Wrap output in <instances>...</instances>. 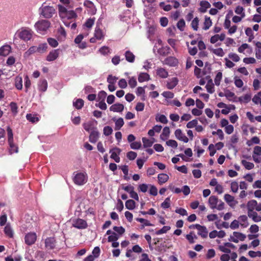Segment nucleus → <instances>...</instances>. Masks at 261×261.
I'll list each match as a JSON object with an SVG mask.
<instances>
[{
	"label": "nucleus",
	"mask_w": 261,
	"mask_h": 261,
	"mask_svg": "<svg viewBox=\"0 0 261 261\" xmlns=\"http://www.w3.org/2000/svg\"><path fill=\"white\" fill-rule=\"evenodd\" d=\"M159 183L160 185H162L164 183H165L168 181L169 179V176L167 174L161 173L159 174L158 176Z\"/></svg>",
	"instance_id": "28"
},
{
	"label": "nucleus",
	"mask_w": 261,
	"mask_h": 261,
	"mask_svg": "<svg viewBox=\"0 0 261 261\" xmlns=\"http://www.w3.org/2000/svg\"><path fill=\"white\" fill-rule=\"evenodd\" d=\"M59 55V49L52 50L46 57V60L49 62L55 61Z\"/></svg>",
	"instance_id": "13"
},
{
	"label": "nucleus",
	"mask_w": 261,
	"mask_h": 261,
	"mask_svg": "<svg viewBox=\"0 0 261 261\" xmlns=\"http://www.w3.org/2000/svg\"><path fill=\"white\" fill-rule=\"evenodd\" d=\"M84 101L82 99L79 98L76 99L75 102H73V105L75 107L76 109L79 110L82 109L83 107Z\"/></svg>",
	"instance_id": "43"
},
{
	"label": "nucleus",
	"mask_w": 261,
	"mask_h": 261,
	"mask_svg": "<svg viewBox=\"0 0 261 261\" xmlns=\"http://www.w3.org/2000/svg\"><path fill=\"white\" fill-rule=\"evenodd\" d=\"M142 142L143 143V147L144 148L150 147L152 145L153 143V141L145 137H143L142 138Z\"/></svg>",
	"instance_id": "39"
},
{
	"label": "nucleus",
	"mask_w": 261,
	"mask_h": 261,
	"mask_svg": "<svg viewBox=\"0 0 261 261\" xmlns=\"http://www.w3.org/2000/svg\"><path fill=\"white\" fill-rule=\"evenodd\" d=\"M119 238V236L117 235L116 232H113L112 234L108 237V242H115L117 241V240Z\"/></svg>",
	"instance_id": "57"
},
{
	"label": "nucleus",
	"mask_w": 261,
	"mask_h": 261,
	"mask_svg": "<svg viewBox=\"0 0 261 261\" xmlns=\"http://www.w3.org/2000/svg\"><path fill=\"white\" fill-rule=\"evenodd\" d=\"M113 230L120 236L125 232V229L122 226H114Z\"/></svg>",
	"instance_id": "61"
},
{
	"label": "nucleus",
	"mask_w": 261,
	"mask_h": 261,
	"mask_svg": "<svg viewBox=\"0 0 261 261\" xmlns=\"http://www.w3.org/2000/svg\"><path fill=\"white\" fill-rule=\"evenodd\" d=\"M107 95V93L105 91L102 90L98 94L97 100L99 101H105Z\"/></svg>",
	"instance_id": "52"
},
{
	"label": "nucleus",
	"mask_w": 261,
	"mask_h": 261,
	"mask_svg": "<svg viewBox=\"0 0 261 261\" xmlns=\"http://www.w3.org/2000/svg\"><path fill=\"white\" fill-rule=\"evenodd\" d=\"M248 216L252 219L255 222L261 221V216L258 215L256 212L252 211L251 212H247Z\"/></svg>",
	"instance_id": "22"
},
{
	"label": "nucleus",
	"mask_w": 261,
	"mask_h": 261,
	"mask_svg": "<svg viewBox=\"0 0 261 261\" xmlns=\"http://www.w3.org/2000/svg\"><path fill=\"white\" fill-rule=\"evenodd\" d=\"M212 25V22L210 17H205V20L204 22L203 29L204 30H208Z\"/></svg>",
	"instance_id": "41"
},
{
	"label": "nucleus",
	"mask_w": 261,
	"mask_h": 261,
	"mask_svg": "<svg viewBox=\"0 0 261 261\" xmlns=\"http://www.w3.org/2000/svg\"><path fill=\"white\" fill-rule=\"evenodd\" d=\"M9 145V151L11 154L18 152V146L14 143L13 141L8 142Z\"/></svg>",
	"instance_id": "32"
},
{
	"label": "nucleus",
	"mask_w": 261,
	"mask_h": 261,
	"mask_svg": "<svg viewBox=\"0 0 261 261\" xmlns=\"http://www.w3.org/2000/svg\"><path fill=\"white\" fill-rule=\"evenodd\" d=\"M15 85L18 90H21L22 89V79L21 77L17 76L16 77Z\"/></svg>",
	"instance_id": "38"
},
{
	"label": "nucleus",
	"mask_w": 261,
	"mask_h": 261,
	"mask_svg": "<svg viewBox=\"0 0 261 261\" xmlns=\"http://www.w3.org/2000/svg\"><path fill=\"white\" fill-rule=\"evenodd\" d=\"M222 77V73L221 72H219L216 74V76L215 78L214 81L216 85L219 86L220 84V81Z\"/></svg>",
	"instance_id": "58"
},
{
	"label": "nucleus",
	"mask_w": 261,
	"mask_h": 261,
	"mask_svg": "<svg viewBox=\"0 0 261 261\" xmlns=\"http://www.w3.org/2000/svg\"><path fill=\"white\" fill-rule=\"evenodd\" d=\"M251 100V95L246 94L244 96L240 97L239 98L240 101L243 102L244 103H248Z\"/></svg>",
	"instance_id": "49"
},
{
	"label": "nucleus",
	"mask_w": 261,
	"mask_h": 261,
	"mask_svg": "<svg viewBox=\"0 0 261 261\" xmlns=\"http://www.w3.org/2000/svg\"><path fill=\"white\" fill-rule=\"evenodd\" d=\"M40 15L45 18H50L56 12L55 9L53 6L45 5L44 3L39 9Z\"/></svg>",
	"instance_id": "1"
},
{
	"label": "nucleus",
	"mask_w": 261,
	"mask_h": 261,
	"mask_svg": "<svg viewBox=\"0 0 261 261\" xmlns=\"http://www.w3.org/2000/svg\"><path fill=\"white\" fill-rule=\"evenodd\" d=\"M56 240L54 237H48L45 240V246L48 249H53L56 246Z\"/></svg>",
	"instance_id": "12"
},
{
	"label": "nucleus",
	"mask_w": 261,
	"mask_h": 261,
	"mask_svg": "<svg viewBox=\"0 0 261 261\" xmlns=\"http://www.w3.org/2000/svg\"><path fill=\"white\" fill-rule=\"evenodd\" d=\"M218 202V198L216 196H211L208 199V203L211 208L214 209L216 208L217 203Z\"/></svg>",
	"instance_id": "23"
},
{
	"label": "nucleus",
	"mask_w": 261,
	"mask_h": 261,
	"mask_svg": "<svg viewBox=\"0 0 261 261\" xmlns=\"http://www.w3.org/2000/svg\"><path fill=\"white\" fill-rule=\"evenodd\" d=\"M178 82V79L176 77L172 78L169 82L167 84V88L168 89H173L177 85Z\"/></svg>",
	"instance_id": "25"
},
{
	"label": "nucleus",
	"mask_w": 261,
	"mask_h": 261,
	"mask_svg": "<svg viewBox=\"0 0 261 261\" xmlns=\"http://www.w3.org/2000/svg\"><path fill=\"white\" fill-rule=\"evenodd\" d=\"M233 234L234 237L230 236V238L229 239V241H232L236 243H238V240H240L241 241H243L246 238V235L241 232L234 231L233 232Z\"/></svg>",
	"instance_id": "9"
},
{
	"label": "nucleus",
	"mask_w": 261,
	"mask_h": 261,
	"mask_svg": "<svg viewBox=\"0 0 261 261\" xmlns=\"http://www.w3.org/2000/svg\"><path fill=\"white\" fill-rule=\"evenodd\" d=\"M67 11L65 7L61 5H59V14L61 18H63V17H64V15L66 14Z\"/></svg>",
	"instance_id": "48"
},
{
	"label": "nucleus",
	"mask_w": 261,
	"mask_h": 261,
	"mask_svg": "<svg viewBox=\"0 0 261 261\" xmlns=\"http://www.w3.org/2000/svg\"><path fill=\"white\" fill-rule=\"evenodd\" d=\"M7 131L8 135V141L10 142L11 141H13V134L12 130L10 126H7Z\"/></svg>",
	"instance_id": "56"
},
{
	"label": "nucleus",
	"mask_w": 261,
	"mask_h": 261,
	"mask_svg": "<svg viewBox=\"0 0 261 261\" xmlns=\"http://www.w3.org/2000/svg\"><path fill=\"white\" fill-rule=\"evenodd\" d=\"M50 27V22L47 20L41 19L35 24V28L37 31L40 33L45 32Z\"/></svg>",
	"instance_id": "2"
},
{
	"label": "nucleus",
	"mask_w": 261,
	"mask_h": 261,
	"mask_svg": "<svg viewBox=\"0 0 261 261\" xmlns=\"http://www.w3.org/2000/svg\"><path fill=\"white\" fill-rule=\"evenodd\" d=\"M94 36L97 40H101L104 38L103 32L98 25H96L95 28Z\"/></svg>",
	"instance_id": "19"
},
{
	"label": "nucleus",
	"mask_w": 261,
	"mask_h": 261,
	"mask_svg": "<svg viewBox=\"0 0 261 261\" xmlns=\"http://www.w3.org/2000/svg\"><path fill=\"white\" fill-rule=\"evenodd\" d=\"M18 36L21 39L25 41H28L32 38V32L31 30L28 29H22L19 33Z\"/></svg>",
	"instance_id": "5"
},
{
	"label": "nucleus",
	"mask_w": 261,
	"mask_h": 261,
	"mask_svg": "<svg viewBox=\"0 0 261 261\" xmlns=\"http://www.w3.org/2000/svg\"><path fill=\"white\" fill-rule=\"evenodd\" d=\"M240 221V224L243 227H246L248 225L247 222V217L246 215H242L239 218Z\"/></svg>",
	"instance_id": "36"
},
{
	"label": "nucleus",
	"mask_w": 261,
	"mask_h": 261,
	"mask_svg": "<svg viewBox=\"0 0 261 261\" xmlns=\"http://www.w3.org/2000/svg\"><path fill=\"white\" fill-rule=\"evenodd\" d=\"M205 88L207 91L210 93H213L214 92V85L213 83L212 79H210L206 85Z\"/></svg>",
	"instance_id": "34"
},
{
	"label": "nucleus",
	"mask_w": 261,
	"mask_h": 261,
	"mask_svg": "<svg viewBox=\"0 0 261 261\" xmlns=\"http://www.w3.org/2000/svg\"><path fill=\"white\" fill-rule=\"evenodd\" d=\"M170 134V129L168 126H166L163 128V132L160 135V138L163 140H165L169 137Z\"/></svg>",
	"instance_id": "29"
},
{
	"label": "nucleus",
	"mask_w": 261,
	"mask_h": 261,
	"mask_svg": "<svg viewBox=\"0 0 261 261\" xmlns=\"http://www.w3.org/2000/svg\"><path fill=\"white\" fill-rule=\"evenodd\" d=\"M123 109L124 106L119 103L114 104L110 108V110L114 112H121Z\"/></svg>",
	"instance_id": "17"
},
{
	"label": "nucleus",
	"mask_w": 261,
	"mask_h": 261,
	"mask_svg": "<svg viewBox=\"0 0 261 261\" xmlns=\"http://www.w3.org/2000/svg\"><path fill=\"white\" fill-rule=\"evenodd\" d=\"M87 175L86 173L78 172L75 174L73 180L75 184L82 186L87 182Z\"/></svg>",
	"instance_id": "3"
},
{
	"label": "nucleus",
	"mask_w": 261,
	"mask_h": 261,
	"mask_svg": "<svg viewBox=\"0 0 261 261\" xmlns=\"http://www.w3.org/2000/svg\"><path fill=\"white\" fill-rule=\"evenodd\" d=\"M4 232L5 234L9 238L13 237V231L9 224H7L4 228Z\"/></svg>",
	"instance_id": "30"
},
{
	"label": "nucleus",
	"mask_w": 261,
	"mask_h": 261,
	"mask_svg": "<svg viewBox=\"0 0 261 261\" xmlns=\"http://www.w3.org/2000/svg\"><path fill=\"white\" fill-rule=\"evenodd\" d=\"M72 226L78 229H85L87 227L88 224L85 220L77 218L73 220Z\"/></svg>",
	"instance_id": "6"
},
{
	"label": "nucleus",
	"mask_w": 261,
	"mask_h": 261,
	"mask_svg": "<svg viewBox=\"0 0 261 261\" xmlns=\"http://www.w3.org/2000/svg\"><path fill=\"white\" fill-rule=\"evenodd\" d=\"M150 79L149 75L147 73H141L138 76V81L140 83H142L145 81H147Z\"/></svg>",
	"instance_id": "33"
},
{
	"label": "nucleus",
	"mask_w": 261,
	"mask_h": 261,
	"mask_svg": "<svg viewBox=\"0 0 261 261\" xmlns=\"http://www.w3.org/2000/svg\"><path fill=\"white\" fill-rule=\"evenodd\" d=\"M199 228L198 230V234L200 236H201L202 238H206L207 237L208 235V231L207 230V228L204 226H198Z\"/></svg>",
	"instance_id": "16"
},
{
	"label": "nucleus",
	"mask_w": 261,
	"mask_h": 261,
	"mask_svg": "<svg viewBox=\"0 0 261 261\" xmlns=\"http://www.w3.org/2000/svg\"><path fill=\"white\" fill-rule=\"evenodd\" d=\"M125 205L126 208L132 210L135 207L136 202L132 199H129L125 202Z\"/></svg>",
	"instance_id": "35"
},
{
	"label": "nucleus",
	"mask_w": 261,
	"mask_h": 261,
	"mask_svg": "<svg viewBox=\"0 0 261 261\" xmlns=\"http://www.w3.org/2000/svg\"><path fill=\"white\" fill-rule=\"evenodd\" d=\"M37 47V53L42 54L45 52L47 49V44L46 43H42L39 45Z\"/></svg>",
	"instance_id": "40"
},
{
	"label": "nucleus",
	"mask_w": 261,
	"mask_h": 261,
	"mask_svg": "<svg viewBox=\"0 0 261 261\" xmlns=\"http://www.w3.org/2000/svg\"><path fill=\"white\" fill-rule=\"evenodd\" d=\"M156 75L161 78L165 79L168 76V71L164 68L160 67L156 69Z\"/></svg>",
	"instance_id": "20"
},
{
	"label": "nucleus",
	"mask_w": 261,
	"mask_h": 261,
	"mask_svg": "<svg viewBox=\"0 0 261 261\" xmlns=\"http://www.w3.org/2000/svg\"><path fill=\"white\" fill-rule=\"evenodd\" d=\"M185 27V20L183 19H180L177 23V28L180 31H183L184 30Z\"/></svg>",
	"instance_id": "60"
},
{
	"label": "nucleus",
	"mask_w": 261,
	"mask_h": 261,
	"mask_svg": "<svg viewBox=\"0 0 261 261\" xmlns=\"http://www.w3.org/2000/svg\"><path fill=\"white\" fill-rule=\"evenodd\" d=\"M95 20V17L89 18L86 21V22L84 24L83 26L84 27L86 28L87 29H90L93 25Z\"/></svg>",
	"instance_id": "31"
},
{
	"label": "nucleus",
	"mask_w": 261,
	"mask_h": 261,
	"mask_svg": "<svg viewBox=\"0 0 261 261\" xmlns=\"http://www.w3.org/2000/svg\"><path fill=\"white\" fill-rule=\"evenodd\" d=\"M77 15L75 12L73 10L67 11L66 14L64 15L63 18H67L68 19H71L72 18H76Z\"/></svg>",
	"instance_id": "42"
},
{
	"label": "nucleus",
	"mask_w": 261,
	"mask_h": 261,
	"mask_svg": "<svg viewBox=\"0 0 261 261\" xmlns=\"http://www.w3.org/2000/svg\"><path fill=\"white\" fill-rule=\"evenodd\" d=\"M26 118L28 121L32 123H35L39 121V118L36 115L32 114H28L26 116Z\"/></svg>",
	"instance_id": "44"
},
{
	"label": "nucleus",
	"mask_w": 261,
	"mask_h": 261,
	"mask_svg": "<svg viewBox=\"0 0 261 261\" xmlns=\"http://www.w3.org/2000/svg\"><path fill=\"white\" fill-rule=\"evenodd\" d=\"M113 132V129L111 127L109 126H106L104 127L103 128V134L106 136H108L112 134Z\"/></svg>",
	"instance_id": "64"
},
{
	"label": "nucleus",
	"mask_w": 261,
	"mask_h": 261,
	"mask_svg": "<svg viewBox=\"0 0 261 261\" xmlns=\"http://www.w3.org/2000/svg\"><path fill=\"white\" fill-rule=\"evenodd\" d=\"M175 137L177 139L182 141L185 143H187L189 141V139L186 136L180 129H177L174 133Z\"/></svg>",
	"instance_id": "11"
},
{
	"label": "nucleus",
	"mask_w": 261,
	"mask_h": 261,
	"mask_svg": "<svg viewBox=\"0 0 261 261\" xmlns=\"http://www.w3.org/2000/svg\"><path fill=\"white\" fill-rule=\"evenodd\" d=\"M171 227L169 226H164L161 229L156 231L155 234L156 235H160L162 233H166L168 230L170 229Z\"/></svg>",
	"instance_id": "50"
},
{
	"label": "nucleus",
	"mask_w": 261,
	"mask_h": 261,
	"mask_svg": "<svg viewBox=\"0 0 261 261\" xmlns=\"http://www.w3.org/2000/svg\"><path fill=\"white\" fill-rule=\"evenodd\" d=\"M199 19L197 17L195 18L191 22V27L195 31H197L198 28Z\"/></svg>",
	"instance_id": "62"
},
{
	"label": "nucleus",
	"mask_w": 261,
	"mask_h": 261,
	"mask_svg": "<svg viewBox=\"0 0 261 261\" xmlns=\"http://www.w3.org/2000/svg\"><path fill=\"white\" fill-rule=\"evenodd\" d=\"M212 51L216 55L221 57H223L225 54L222 48L214 49Z\"/></svg>",
	"instance_id": "51"
},
{
	"label": "nucleus",
	"mask_w": 261,
	"mask_h": 261,
	"mask_svg": "<svg viewBox=\"0 0 261 261\" xmlns=\"http://www.w3.org/2000/svg\"><path fill=\"white\" fill-rule=\"evenodd\" d=\"M224 199L227 204L230 206H233L237 203V201L234 200L233 196L228 194L224 195Z\"/></svg>",
	"instance_id": "15"
},
{
	"label": "nucleus",
	"mask_w": 261,
	"mask_h": 261,
	"mask_svg": "<svg viewBox=\"0 0 261 261\" xmlns=\"http://www.w3.org/2000/svg\"><path fill=\"white\" fill-rule=\"evenodd\" d=\"M136 221L138 222H139L141 223H143L142 227H144V226H152V224L147 220L143 219V218H136Z\"/></svg>",
	"instance_id": "46"
},
{
	"label": "nucleus",
	"mask_w": 261,
	"mask_h": 261,
	"mask_svg": "<svg viewBox=\"0 0 261 261\" xmlns=\"http://www.w3.org/2000/svg\"><path fill=\"white\" fill-rule=\"evenodd\" d=\"M121 152V149L118 147H114L110 150L111 153L110 158L113 159L116 163H119L120 161L119 154Z\"/></svg>",
	"instance_id": "7"
},
{
	"label": "nucleus",
	"mask_w": 261,
	"mask_h": 261,
	"mask_svg": "<svg viewBox=\"0 0 261 261\" xmlns=\"http://www.w3.org/2000/svg\"><path fill=\"white\" fill-rule=\"evenodd\" d=\"M10 107L11 111L13 114H16L17 113L18 107L16 102H11L10 104Z\"/></svg>",
	"instance_id": "59"
},
{
	"label": "nucleus",
	"mask_w": 261,
	"mask_h": 261,
	"mask_svg": "<svg viewBox=\"0 0 261 261\" xmlns=\"http://www.w3.org/2000/svg\"><path fill=\"white\" fill-rule=\"evenodd\" d=\"M37 239L36 233L35 232H30L27 233L24 238L25 243L28 245L34 244Z\"/></svg>",
	"instance_id": "8"
},
{
	"label": "nucleus",
	"mask_w": 261,
	"mask_h": 261,
	"mask_svg": "<svg viewBox=\"0 0 261 261\" xmlns=\"http://www.w3.org/2000/svg\"><path fill=\"white\" fill-rule=\"evenodd\" d=\"M171 48L168 46H164L158 49V53L162 56H166L170 54Z\"/></svg>",
	"instance_id": "24"
},
{
	"label": "nucleus",
	"mask_w": 261,
	"mask_h": 261,
	"mask_svg": "<svg viewBox=\"0 0 261 261\" xmlns=\"http://www.w3.org/2000/svg\"><path fill=\"white\" fill-rule=\"evenodd\" d=\"M124 124L123 119L119 118L115 122V130H119Z\"/></svg>",
	"instance_id": "47"
},
{
	"label": "nucleus",
	"mask_w": 261,
	"mask_h": 261,
	"mask_svg": "<svg viewBox=\"0 0 261 261\" xmlns=\"http://www.w3.org/2000/svg\"><path fill=\"white\" fill-rule=\"evenodd\" d=\"M234 11H235V13H237V14L241 15L242 17H245V14L244 12V9L242 7L240 6H237L236 8Z\"/></svg>",
	"instance_id": "54"
},
{
	"label": "nucleus",
	"mask_w": 261,
	"mask_h": 261,
	"mask_svg": "<svg viewBox=\"0 0 261 261\" xmlns=\"http://www.w3.org/2000/svg\"><path fill=\"white\" fill-rule=\"evenodd\" d=\"M47 42L48 44L53 47H56L59 44L57 40L53 38H48L47 39Z\"/></svg>",
	"instance_id": "53"
},
{
	"label": "nucleus",
	"mask_w": 261,
	"mask_h": 261,
	"mask_svg": "<svg viewBox=\"0 0 261 261\" xmlns=\"http://www.w3.org/2000/svg\"><path fill=\"white\" fill-rule=\"evenodd\" d=\"M228 57L236 62L239 61L240 59L239 56L237 54L232 53L229 54Z\"/></svg>",
	"instance_id": "63"
},
{
	"label": "nucleus",
	"mask_w": 261,
	"mask_h": 261,
	"mask_svg": "<svg viewBox=\"0 0 261 261\" xmlns=\"http://www.w3.org/2000/svg\"><path fill=\"white\" fill-rule=\"evenodd\" d=\"M241 163L247 170H251L254 167V165L253 163L248 162L244 160H242Z\"/></svg>",
	"instance_id": "37"
},
{
	"label": "nucleus",
	"mask_w": 261,
	"mask_h": 261,
	"mask_svg": "<svg viewBox=\"0 0 261 261\" xmlns=\"http://www.w3.org/2000/svg\"><path fill=\"white\" fill-rule=\"evenodd\" d=\"M99 137V133L96 130V128L95 130H93L91 132L89 135V141L92 143H95L97 142Z\"/></svg>",
	"instance_id": "14"
},
{
	"label": "nucleus",
	"mask_w": 261,
	"mask_h": 261,
	"mask_svg": "<svg viewBox=\"0 0 261 261\" xmlns=\"http://www.w3.org/2000/svg\"><path fill=\"white\" fill-rule=\"evenodd\" d=\"M47 88V82L45 79L40 80L38 84V89L42 92H45Z\"/></svg>",
	"instance_id": "26"
},
{
	"label": "nucleus",
	"mask_w": 261,
	"mask_h": 261,
	"mask_svg": "<svg viewBox=\"0 0 261 261\" xmlns=\"http://www.w3.org/2000/svg\"><path fill=\"white\" fill-rule=\"evenodd\" d=\"M170 206V198L167 197L161 204V207L164 209L168 208Z\"/></svg>",
	"instance_id": "55"
},
{
	"label": "nucleus",
	"mask_w": 261,
	"mask_h": 261,
	"mask_svg": "<svg viewBox=\"0 0 261 261\" xmlns=\"http://www.w3.org/2000/svg\"><path fill=\"white\" fill-rule=\"evenodd\" d=\"M199 4L200 6V8L199 9V11L201 13L206 12L207 9L208 8H210L211 6L210 3L207 1H201Z\"/></svg>",
	"instance_id": "18"
},
{
	"label": "nucleus",
	"mask_w": 261,
	"mask_h": 261,
	"mask_svg": "<svg viewBox=\"0 0 261 261\" xmlns=\"http://www.w3.org/2000/svg\"><path fill=\"white\" fill-rule=\"evenodd\" d=\"M11 47L9 45H5L0 48V56H7L10 53Z\"/></svg>",
	"instance_id": "21"
},
{
	"label": "nucleus",
	"mask_w": 261,
	"mask_h": 261,
	"mask_svg": "<svg viewBox=\"0 0 261 261\" xmlns=\"http://www.w3.org/2000/svg\"><path fill=\"white\" fill-rule=\"evenodd\" d=\"M84 128L87 132H90V130L92 131L93 130H95L93 127V122H88L87 123H84L83 124Z\"/></svg>",
	"instance_id": "45"
},
{
	"label": "nucleus",
	"mask_w": 261,
	"mask_h": 261,
	"mask_svg": "<svg viewBox=\"0 0 261 261\" xmlns=\"http://www.w3.org/2000/svg\"><path fill=\"white\" fill-rule=\"evenodd\" d=\"M247 208L248 212H251L255 210L256 211H261V203L258 204L255 200H249L247 203Z\"/></svg>",
	"instance_id": "4"
},
{
	"label": "nucleus",
	"mask_w": 261,
	"mask_h": 261,
	"mask_svg": "<svg viewBox=\"0 0 261 261\" xmlns=\"http://www.w3.org/2000/svg\"><path fill=\"white\" fill-rule=\"evenodd\" d=\"M126 60L130 63H133L135 61V56L129 50H127L125 53Z\"/></svg>",
	"instance_id": "27"
},
{
	"label": "nucleus",
	"mask_w": 261,
	"mask_h": 261,
	"mask_svg": "<svg viewBox=\"0 0 261 261\" xmlns=\"http://www.w3.org/2000/svg\"><path fill=\"white\" fill-rule=\"evenodd\" d=\"M162 63L171 67H175L178 65V61L175 57L170 56L166 58Z\"/></svg>",
	"instance_id": "10"
}]
</instances>
